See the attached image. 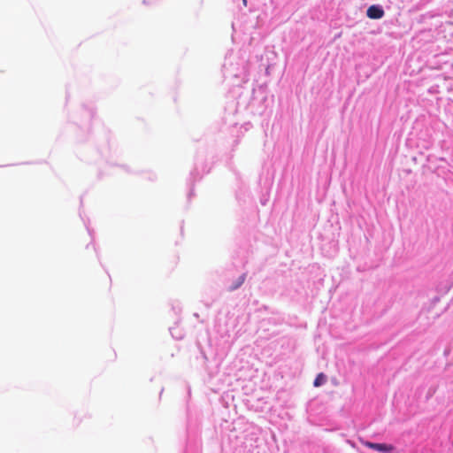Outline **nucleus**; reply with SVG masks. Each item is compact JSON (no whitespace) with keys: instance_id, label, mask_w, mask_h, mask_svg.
I'll return each mask as SVG.
<instances>
[{"instance_id":"1","label":"nucleus","mask_w":453,"mask_h":453,"mask_svg":"<svg viewBox=\"0 0 453 453\" xmlns=\"http://www.w3.org/2000/svg\"><path fill=\"white\" fill-rule=\"evenodd\" d=\"M363 445L380 453H392L395 450V447L391 444L364 441Z\"/></svg>"},{"instance_id":"2","label":"nucleus","mask_w":453,"mask_h":453,"mask_svg":"<svg viewBox=\"0 0 453 453\" xmlns=\"http://www.w3.org/2000/svg\"><path fill=\"white\" fill-rule=\"evenodd\" d=\"M368 18L372 19H378L383 17L384 11L382 8L377 5H371L366 12Z\"/></svg>"},{"instance_id":"3","label":"nucleus","mask_w":453,"mask_h":453,"mask_svg":"<svg viewBox=\"0 0 453 453\" xmlns=\"http://www.w3.org/2000/svg\"><path fill=\"white\" fill-rule=\"evenodd\" d=\"M326 376L324 373L320 372L317 375L314 380L313 385L314 387H319L326 382Z\"/></svg>"},{"instance_id":"4","label":"nucleus","mask_w":453,"mask_h":453,"mask_svg":"<svg viewBox=\"0 0 453 453\" xmlns=\"http://www.w3.org/2000/svg\"><path fill=\"white\" fill-rule=\"evenodd\" d=\"M244 280H245V275L242 274V276H240L237 284L234 285L232 288L233 289L237 288L238 287H240L244 282Z\"/></svg>"},{"instance_id":"5","label":"nucleus","mask_w":453,"mask_h":453,"mask_svg":"<svg viewBox=\"0 0 453 453\" xmlns=\"http://www.w3.org/2000/svg\"><path fill=\"white\" fill-rule=\"evenodd\" d=\"M242 3H243V4H244V6H246V5H247V0H242Z\"/></svg>"}]
</instances>
